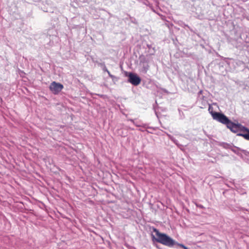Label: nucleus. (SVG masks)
Here are the masks:
<instances>
[{
    "label": "nucleus",
    "instance_id": "nucleus-1",
    "mask_svg": "<svg viewBox=\"0 0 249 249\" xmlns=\"http://www.w3.org/2000/svg\"><path fill=\"white\" fill-rule=\"evenodd\" d=\"M153 231L155 233L157 237L155 238L156 241L162 245L169 247H173L174 245H177L184 249H189L184 245L178 243L167 234L160 232L156 228L153 229Z\"/></svg>",
    "mask_w": 249,
    "mask_h": 249
},
{
    "label": "nucleus",
    "instance_id": "nucleus-5",
    "mask_svg": "<svg viewBox=\"0 0 249 249\" xmlns=\"http://www.w3.org/2000/svg\"><path fill=\"white\" fill-rule=\"evenodd\" d=\"M63 89V85L55 82H53L50 86V90L55 94H58Z\"/></svg>",
    "mask_w": 249,
    "mask_h": 249
},
{
    "label": "nucleus",
    "instance_id": "nucleus-3",
    "mask_svg": "<svg viewBox=\"0 0 249 249\" xmlns=\"http://www.w3.org/2000/svg\"><path fill=\"white\" fill-rule=\"evenodd\" d=\"M210 109L211 107L210 106L209 110L210 111ZM210 112L214 120L217 121L218 122L223 124H226V125L230 121L227 117H226L224 114L222 113L214 112L213 111H210Z\"/></svg>",
    "mask_w": 249,
    "mask_h": 249
},
{
    "label": "nucleus",
    "instance_id": "nucleus-6",
    "mask_svg": "<svg viewBox=\"0 0 249 249\" xmlns=\"http://www.w3.org/2000/svg\"><path fill=\"white\" fill-rule=\"evenodd\" d=\"M134 124L137 127H144V124L139 121L134 122Z\"/></svg>",
    "mask_w": 249,
    "mask_h": 249
},
{
    "label": "nucleus",
    "instance_id": "nucleus-10",
    "mask_svg": "<svg viewBox=\"0 0 249 249\" xmlns=\"http://www.w3.org/2000/svg\"><path fill=\"white\" fill-rule=\"evenodd\" d=\"M103 70L105 71H107H107H108L106 66H104L103 68Z\"/></svg>",
    "mask_w": 249,
    "mask_h": 249
},
{
    "label": "nucleus",
    "instance_id": "nucleus-2",
    "mask_svg": "<svg viewBox=\"0 0 249 249\" xmlns=\"http://www.w3.org/2000/svg\"><path fill=\"white\" fill-rule=\"evenodd\" d=\"M227 126L232 132L234 133L238 132L239 131H241L242 133H238L237 135L242 136L246 140L249 141V129L242 126L240 124H234L231 121H230L229 123L227 124Z\"/></svg>",
    "mask_w": 249,
    "mask_h": 249
},
{
    "label": "nucleus",
    "instance_id": "nucleus-4",
    "mask_svg": "<svg viewBox=\"0 0 249 249\" xmlns=\"http://www.w3.org/2000/svg\"><path fill=\"white\" fill-rule=\"evenodd\" d=\"M128 82L134 86H138L141 81L140 77L136 74L133 73H129L128 75Z\"/></svg>",
    "mask_w": 249,
    "mask_h": 249
},
{
    "label": "nucleus",
    "instance_id": "nucleus-11",
    "mask_svg": "<svg viewBox=\"0 0 249 249\" xmlns=\"http://www.w3.org/2000/svg\"><path fill=\"white\" fill-rule=\"evenodd\" d=\"M128 121H131L132 123L134 124V122H135V121L132 119H128Z\"/></svg>",
    "mask_w": 249,
    "mask_h": 249
},
{
    "label": "nucleus",
    "instance_id": "nucleus-7",
    "mask_svg": "<svg viewBox=\"0 0 249 249\" xmlns=\"http://www.w3.org/2000/svg\"><path fill=\"white\" fill-rule=\"evenodd\" d=\"M227 148H230V149H231V150L233 152H234V153H236V151L234 149H233V148H231V145H230V144H227Z\"/></svg>",
    "mask_w": 249,
    "mask_h": 249
},
{
    "label": "nucleus",
    "instance_id": "nucleus-9",
    "mask_svg": "<svg viewBox=\"0 0 249 249\" xmlns=\"http://www.w3.org/2000/svg\"><path fill=\"white\" fill-rule=\"evenodd\" d=\"M141 62H144L145 60V58L144 56H141L140 57Z\"/></svg>",
    "mask_w": 249,
    "mask_h": 249
},
{
    "label": "nucleus",
    "instance_id": "nucleus-8",
    "mask_svg": "<svg viewBox=\"0 0 249 249\" xmlns=\"http://www.w3.org/2000/svg\"><path fill=\"white\" fill-rule=\"evenodd\" d=\"M107 73H108V74L110 78H111L112 79H113V78H115V76H114V75H112V74L110 73V72H109V71H107Z\"/></svg>",
    "mask_w": 249,
    "mask_h": 249
}]
</instances>
